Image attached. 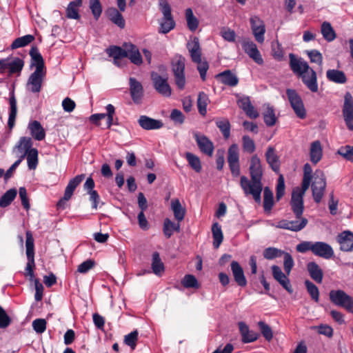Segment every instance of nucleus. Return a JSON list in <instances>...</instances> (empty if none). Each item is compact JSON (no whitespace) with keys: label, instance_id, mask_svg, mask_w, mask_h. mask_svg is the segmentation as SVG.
I'll list each match as a JSON object with an SVG mask.
<instances>
[{"label":"nucleus","instance_id":"f257e3e1","mask_svg":"<svg viewBox=\"0 0 353 353\" xmlns=\"http://www.w3.org/2000/svg\"><path fill=\"white\" fill-rule=\"evenodd\" d=\"M250 181L245 176L241 177L240 185L244 193L251 194L254 201L261 203V194L263 190L262 177L263 174L261 161L256 154L253 155L250 161Z\"/></svg>","mask_w":353,"mask_h":353},{"label":"nucleus","instance_id":"f03ea898","mask_svg":"<svg viewBox=\"0 0 353 353\" xmlns=\"http://www.w3.org/2000/svg\"><path fill=\"white\" fill-rule=\"evenodd\" d=\"M312 174V168L309 163H305L303 167V177L301 184V188L305 190H307L310 185L312 179V191L314 200L316 203H319L321 202L326 188V179L325 174L322 170H316L314 174Z\"/></svg>","mask_w":353,"mask_h":353},{"label":"nucleus","instance_id":"7ed1b4c3","mask_svg":"<svg viewBox=\"0 0 353 353\" xmlns=\"http://www.w3.org/2000/svg\"><path fill=\"white\" fill-rule=\"evenodd\" d=\"M290 67L292 72L301 78L302 82L312 92H316L319 89L316 72L310 67L308 63L301 58L290 53Z\"/></svg>","mask_w":353,"mask_h":353},{"label":"nucleus","instance_id":"20e7f679","mask_svg":"<svg viewBox=\"0 0 353 353\" xmlns=\"http://www.w3.org/2000/svg\"><path fill=\"white\" fill-rule=\"evenodd\" d=\"M159 6L163 17L159 21L158 32L161 34H167L175 28L176 23L168 2L166 0H160Z\"/></svg>","mask_w":353,"mask_h":353},{"label":"nucleus","instance_id":"39448f33","mask_svg":"<svg viewBox=\"0 0 353 353\" xmlns=\"http://www.w3.org/2000/svg\"><path fill=\"white\" fill-rule=\"evenodd\" d=\"M172 71L174 82L179 90H183L185 86V59L181 55H176L172 61Z\"/></svg>","mask_w":353,"mask_h":353},{"label":"nucleus","instance_id":"423d86ee","mask_svg":"<svg viewBox=\"0 0 353 353\" xmlns=\"http://www.w3.org/2000/svg\"><path fill=\"white\" fill-rule=\"evenodd\" d=\"M330 299L335 305L345 308L347 312L353 313V299L343 290H331Z\"/></svg>","mask_w":353,"mask_h":353},{"label":"nucleus","instance_id":"0eeeda50","mask_svg":"<svg viewBox=\"0 0 353 353\" xmlns=\"http://www.w3.org/2000/svg\"><path fill=\"white\" fill-rule=\"evenodd\" d=\"M307 190L303 188H300L297 187L292 191L290 206L296 218L303 215L304 210L303 196Z\"/></svg>","mask_w":353,"mask_h":353},{"label":"nucleus","instance_id":"6e6552de","mask_svg":"<svg viewBox=\"0 0 353 353\" xmlns=\"http://www.w3.org/2000/svg\"><path fill=\"white\" fill-rule=\"evenodd\" d=\"M286 94L296 116L300 119H304L306 116V111L299 94L292 89H288Z\"/></svg>","mask_w":353,"mask_h":353},{"label":"nucleus","instance_id":"1a4fd4ad","mask_svg":"<svg viewBox=\"0 0 353 353\" xmlns=\"http://www.w3.org/2000/svg\"><path fill=\"white\" fill-rule=\"evenodd\" d=\"M307 223L306 218L300 216L299 218L295 217L294 220L282 219L275 225V227L292 232H299L307 225Z\"/></svg>","mask_w":353,"mask_h":353},{"label":"nucleus","instance_id":"9d476101","mask_svg":"<svg viewBox=\"0 0 353 353\" xmlns=\"http://www.w3.org/2000/svg\"><path fill=\"white\" fill-rule=\"evenodd\" d=\"M151 79L156 91L163 97L171 95L172 89L168 82L167 77H163L155 72L151 73Z\"/></svg>","mask_w":353,"mask_h":353},{"label":"nucleus","instance_id":"9b49d317","mask_svg":"<svg viewBox=\"0 0 353 353\" xmlns=\"http://www.w3.org/2000/svg\"><path fill=\"white\" fill-rule=\"evenodd\" d=\"M342 113L347 128L350 130H353V97L349 92L344 96Z\"/></svg>","mask_w":353,"mask_h":353},{"label":"nucleus","instance_id":"f8f14e48","mask_svg":"<svg viewBox=\"0 0 353 353\" xmlns=\"http://www.w3.org/2000/svg\"><path fill=\"white\" fill-rule=\"evenodd\" d=\"M193 135L201 152L209 157L212 156L214 148L213 143L205 135L198 132H194Z\"/></svg>","mask_w":353,"mask_h":353},{"label":"nucleus","instance_id":"ddd939ff","mask_svg":"<svg viewBox=\"0 0 353 353\" xmlns=\"http://www.w3.org/2000/svg\"><path fill=\"white\" fill-rule=\"evenodd\" d=\"M242 48L245 52L256 63L262 65L263 63V59L259 50L257 49L256 45L250 39H243L242 41Z\"/></svg>","mask_w":353,"mask_h":353},{"label":"nucleus","instance_id":"4468645a","mask_svg":"<svg viewBox=\"0 0 353 353\" xmlns=\"http://www.w3.org/2000/svg\"><path fill=\"white\" fill-rule=\"evenodd\" d=\"M252 33L257 42L262 43L265 40V27L264 22L258 17H252L250 19Z\"/></svg>","mask_w":353,"mask_h":353},{"label":"nucleus","instance_id":"2eb2a0df","mask_svg":"<svg viewBox=\"0 0 353 353\" xmlns=\"http://www.w3.org/2000/svg\"><path fill=\"white\" fill-rule=\"evenodd\" d=\"M46 72H32L28 78L26 88L33 93H38L41 91L42 83L46 76Z\"/></svg>","mask_w":353,"mask_h":353},{"label":"nucleus","instance_id":"dca6fc26","mask_svg":"<svg viewBox=\"0 0 353 353\" xmlns=\"http://www.w3.org/2000/svg\"><path fill=\"white\" fill-rule=\"evenodd\" d=\"M312 253L316 256L325 259H331L334 255V250L331 245L322 241L314 243Z\"/></svg>","mask_w":353,"mask_h":353},{"label":"nucleus","instance_id":"f3484780","mask_svg":"<svg viewBox=\"0 0 353 353\" xmlns=\"http://www.w3.org/2000/svg\"><path fill=\"white\" fill-rule=\"evenodd\" d=\"M29 54L31 57L30 66L35 67L34 72L46 73L44 60L39 52L38 48L37 46H32Z\"/></svg>","mask_w":353,"mask_h":353},{"label":"nucleus","instance_id":"a211bd4d","mask_svg":"<svg viewBox=\"0 0 353 353\" xmlns=\"http://www.w3.org/2000/svg\"><path fill=\"white\" fill-rule=\"evenodd\" d=\"M272 275L275 280H276L289 293H292L293 290L290 285V280L287 274H284L280 267L277 265L272 266Z\"/></svg>","mask_w":353,"mask_h":353},{"label":"nucleus","instance_id":"6ab92c4d","mask_svg":"<svg viewBox=\"0 0 353 353\" xmlns=\"http://www.w3.org/2000/svg\"><path fill=\"white\" fill-rule=\"evenodd\" d=\"M138 123L145 130H158L163 126V123L161 120H157L145 115L139 117Z\"/></svg>","mask_w":353,"mask_h":353},{"label":"nucleus","instance_id":"aec40b11","mask_svg":"<svg viewBox=\"0 0 353 353\" xmlns=\"http://www.w3.org/2000/svg\"><path fill=\"white\" fill-rule=\"evenodd\" d=\"M338 242L342 251H352L353 250V233L349 230L342 232L338 235Z\"/></svg>","mask_w":353,"mask_h":353},{"label":"nucleus","instance_id":"412c9836","mask_svg":"<svg viewBox=\"0 0 353 353\" xmlns=\"http://www.w3.org/2000/svg\"><path fill=\"white\" fill-rule=\"evenodd\" d=\"M130 95L135 103H139L143 95V88L141 83L135 78H130Z\"/></svg>","mask_w":353,"mask_h":353},{"label":"nucleus","instance_id":"4be33fe9","mask_svg":"<svg viewBox=\"0 0 353 353\" xmlns=\"http://www.w3.org/2000/svg\"><path fill=\"white\" fill-rule=\"evenodd\" d=\"M187 48L193 62H199L201 59V48L199 38L194 37L191 41L187 43Z\"/></svg>","mask_w":353,"mask_h":353},{"label":"nucleus","instance_id":"5701e85b","mask_svg":"<svg viewBox=\"0 0 353 353\" xmlns=\"http://www.w3.org/2000/svg\"><path fill=\"white\" fill-rule=\"evenodd\" d=\"M237 104L250 118L256 119L259 117V113L252 105L249 97H241L238 99Z\"/></svg>","mask_w":353,"mask_h":353},{"label":"nucleus","instance_id":"b1692460","mask_svg":"<svg viewBox=\"0 0 353 353\" xmlns=\"http://www.w3.org/2000/svg\"><path fill=\"white\" fill-rule=\"evenodd\" d=\"M231 270L235 282L239 286L245 287L247 285V280L242 267L237 261H233L231 263Z\"/></svg>","mask_w":353,"mask_h":353},{"label":"nucleus","instance_id":"393cba45","mask_svg":"<svg viewBox=\"0 0 353 353\" xmlns=\"http://www.w3.org/2000/svg\"><path fill=\"white\" fill-rule=\"evenodd\" d=\"M123 47L127 48L129 58L130 61L137 65H140L143 63L141 54L138 48L131 43H124Z\"/></svg>","mask_w":353,"mask_h":353},{"label":"nucleus","instance_id":"a878e982","mask_svg":"<svg viewBox=\"0 0 353 353\" xmlns=\"http://www.w3.org/2000/svg\"><path fill=\"white\" fill-rule=\"evenodd\" d=\"M265 156L266 161L272 170L276 173H279L280 170V161L274 148L273 147H268Z\"/></svg>","mask_w":353,"mask_h":353},{"label":"nucleus","instance_id":"bb28decb","mask_svg":"<svg viewBox=\"0 0 353 353\" xmlns=\"http://www.w3.org/2000/svg\"><path fill=\"white\" fill-rule=\"evenodd\" d=\"M216 79H219L222 83L231 87L236 86L239 83L238 77L230 70L219 73L216 75Z\"/></svg>","mask_w":353,"mask_h":353},{"label":"nucleus","instance_id":"cd10ccee","mask_svg":"<svg viewBox=\"0 0 353 353\" xmlns=\"http://www.w3.org/2000/svg\"><path fill=\"white\" fill-rule=\"evenodd\" d=\"M307 270L312 280L318 283H322L323 272L316 262H309L307 264Z\"/></svg>","mask_w":353,"mask_h":353},{"label":"nucleus","instance_id":"c85d7f7f","mask_svg":"<svg viewBox=\"0 0 353 353\" xmlns=\"http://www.w3.org/2000/svg\"><path fill=\"white\" fill-rule=\"evenodd\" d=\"M106 15L108 18L115 25L123 29L125 22L121 12L115 8L111 7L107 9Z\"/></svg>","mask_w":353,"mask_h":353},{"label":"nucleus","instance_id":"c756f323","mask_svg":"<svg viewBox=\"0 0 353 353\" xmlns=\"http://www.w3.org/2000/svg\"><path fill=\"white\" fill-rule=\"evenodd\" d=\"M85 176V174H81L70 180L65 190L63 201L69 200L72 197L74 190L82 182Z\"/></svg>","mask_w":353,"mask_h":353},{"label":"nucleus","instance_id":"7c9ffc66","mask_svg":"<svg viewBox=\"0 0 353 353\" xmlns=\"http://www.w3.org/2000/svg\"><path fill=\"white\" fill-rule=\"evenodd\" d=\"M238 325L242 341L244 343L253 342L258 339L259 334L252 330H250L248 326L244 322H239Z\"/></svg>","mask_w":353,"mask_h":353},{"label":"nucleus","instance_id":"2f4dec72","mask_svg":"<svg viewBox=\"0 0 353 353\" xmlns=\"http://www.w3.org/2000/svg\"><path fill=\"white\" fill-rule=\"evenodd\" d=\"M28 128L30 132L32 137L35 140L41 141L45 139V130L39 121H33L30 122Z\"/></svg>","mask_w":353,"mask_h":353},{"label":"nucleus","instance_id":"473e14b6","mask_svg":"<svg viewBox=\"0 0 353 353\" xmlns=\"http://www.w3.org/2000/svg\"><path fill=\"white\" fill-rule=\"evenodd\" d=\"M327 79L335 83L343 84L347 82V77L344 72L335 69H330L326 72Z\"/></svg>","mask_w":353,"mask_h":353},{"label":"nucleus","instance_id":"72a5a7b5","mask_svg":"<svg viewBox=\"0 0 353 353\" xmlns=\"http://www.w3.org/2000/svg\"><path fill=\"white\" fill-rule=\"evenodd\" d=\"M108 54L114 58V63H117V60L127 57L128 55L127 48L116 46H110L106 49Z\"/></svg>","mask_w":353,"mask_h":353},{"label":"nucleus","instance_id":"f704fd0d","mask_svg":"<svg viewBox=\"0 0 353 353\" xmlns=\"http://www.w3.org/2000/svg\"><path fill=\"white\" fill-rule=\"evenodd\" d=\"M323 150L319 141H315L311 143L310 156V161L316 164L322 158Z\"/></svg>","mask_w":353,"mask_h":353},{"label":"nucleus","instance_id":"c9c22d12","mask_svg":"<svg viewBox=\"0 0 353 353\" xmlns=\"http://www.w3.org/2000/svg\"><path fill=\"white\" fill-rule=\"evenodd\" d=\"M82 6V0H74L68 4L66 8V17L68 19H79L80 14L79 8Z\"/></svg>","mask_w":353,"mask_h":353},{"label":"nucleus","instance_id":"e433bc0d","mask_svg":"<svg viewBox=\"0 0 353 353\" xmlns=\"http://www.w3.org/2000/svg\"><path fill=\"white\" fill-rule=\"evenodd\" d=\"M9 103L10 105V111L9 113L8 125L10 128H12L14 125L17 113V100L14 96V90L10 92Z\"/></svg>","mask_w":353,"mask_h":353},{"label":"nucleus","instance_id":"4c0bfd02","mask_svg":"<svg viewBox=\"0 0 353 353\" xmlns=\"http://www.w3.org/2000/svg\"><path fill=\"white\" fill-rule=\"evenodd\" d=\"M171 210L174 213L175 219L178 222H181L183 220L185 215V209L182 207L178 199H174L171 201Z\"/></svg>","mask_w":353,"mask_h":353},{"label":"nucleus","instance_id":"58836bf2","mask_svg":"<svg viewBox=\"0 0 353 353\" xmlns=\"http://www.w3.org/2000/svg\"><path fill=\"white\" fill-rule=\"evenodd\" d=\"M6 59V69L9 74L19 73L23 69L24 62L20 58L16 57L13 60Z\"/></svg>","mask_w":353,"mask_h":353},{"label":"nucleus","instance_id":"ea45409f","mask_svg":"<svg viewBox=\"0 0 353 353\" xmlns=\"http://www.w3.org/2000/svg\"><path fill=\"white\" fill-rule=\"evenodd\" d=\"M265 110L263 113L264 122L266 125L272 127L276 124V117L273 107L269 104L265 105Z\"/></svg>","mask_w":353,"mask_h":353},{"label":"nucleus","instance_id":"a19ab883","mask_svg":"<svg viewBox=\"0 0 353 353\" xmlns=\"http://www.w3.org/2000/svg\"><path fill=\"white\" fill-rule=\"evenodd\" d=\"M163 234L167 238H170L173 232H179L180 231V224L179 222L175 223L172 222L170 219L166 218L163 222Z\"/></svg>","mask_w":353,"mask_h":353},{"label":"nucleus","instance_id":"79ce46f5","mask_svg":"<svg viewBox=\"0 0 353 353\" xmlns=\"http://www.w3.org/2000/svg\"><path fill=\"white\" fill-rule=\"evenodd\" d=\"M212 232L213 236V246L215 249L219 248L221 244L223 235L221 230V227L218 223H214L212 226Z\"/></svg>","mask_w":353,"mask_h":353},{"label":"nucleus","instance_id":"37998d69","mask_svg":"<svg viewBox=\"0 0 353 353\" xmlns=\"http://www.w3.org/2000/svg\"><path fill=\"white\" fill-rule=\"evenodd\" d=\"M321 34L323 38L328 42L334 41L336 37V33L330 23L324 21L321 25Z\"/></svg>","mask_w":353,"mask_h":353},{"label":"nucleus","instance_id":"c03bdc74","mask_svg":"<svg viewBox=\"0 0 353 353\" xmlns=\"http://www.w3.org/2000/svg\"><path fill=\"white\" fill-rule=\"evenodd\" d=\"M274 205L273 192L268 187L263 190V208L265 212H270Z\"/></svg>","mask_w":353,"mask_h":353},{"label":"nucleus","instance_id":"a18cd8bd","mask_svg":"<svg viewBox=\"0 0 353 353\" xmlns=\"http://www.w3.org/2000/svg\"><path fill=\"white\" fill-rule=\"evenodd\" d=\"M216 125L222 132L223 137L227 139L230 136V123L228 119L221 118L216 120Z\"/></svg>","mask_w":353,"mask_h":353},{"label":"nucleus","instance_id":"49530a36","mask_svg":"<svg viewBox=\"0 0 353 353\" xmlns=\"http://www.w3.org/2000/svg\"><path fill=\"white\" fill-rule=\"evenodd\" d=\"M34 40V37L32 34H26L25 36L18 37L14 39L11 44L12 49H17L25 47L32 43Z\"/></svg>","mask_w":353,"mask_h":353},{"label":"nucleus","instance_id":"de8ad7c7","mask_svg":"<svg viewBox=\"0 0 353 353\" xmlns=\"http://www.w3.org/2000/svg\"><path fill=\"white\" fill-rule=\"evenodd\" d=\"M209 101L208 96L205 92H199L197 99V107L199 112L203 116H205L207 113V105Z\"/></svg>","mask_w":353,"mask_h":353},{"label":"nucleus","instance_id":"09e8293b","mask_svg":"<svg viewBox=\"0 0 353 353\" xmlns=\"http://www.w3.org/2000/svg\"><path fill=\"white\" fill-rule=\"evenodd\" d=\"M152 269L157 275H160L164 271V265L157 252H154L152 254Z\"/></svg>","mask_w":353,"mask_h":353},{"label":"nucleus","instance_id":"8fccbe9b","mask_svg":"<svg viewBox=\"0 0 353 353\" xmlns=\"http://www.w3.org/2000/svg\"><path fill=\"white\" fill-rule=\"evenodd\" d=\"M185 19L189 30L192 32L195 31L199 26V21L194 15L193 11L191 8H187L185 10Z\"/></svg>","mask_w":353,"mask_h":353},{"label":"nucleus","instance_id":"3c124183","mask_svg":"<svg viewBox=\"0 0 353 353\" xmlns=\"http://www.w3.org/2000/svg\"><path fill=\"white\" fill-rule=\"evenodd\" d=\"M17 192L15 188L10 189L3 194L0 199V206L6 208L15 199Z\"/></svg>","mask_w":353,"mask_h":353},{"label":"nucleus","instance_id":"603ef678","mask_svg":"<svg viewBox=\"0 0 353 353\" xmlns=\"http://www.w3.org/2000/svg\"><path fill=\"white\" fill-rule=\"evenodd\" d=\"M185 158L190 166L196 172H200L202 169L200 159L195 154L191 152L185 153Z\"/></svg>","mask_w":353,"mask_h":353},{"label":"nucleus","instance_id":"864d4df0","mask_svg":"<svg viewBox=\"0 0 353 353\" xmlns=\"http://www.w3.org/2000/svg\"><path fill=\"white\" fill-rule=\"evenodd\" d=\"M27 155L28 166L30 170H34L38 164V150L36 148L30 149L28 152L25 153Z\"/></svg>","mask_w":353,"mask_h":353},{"label":"nucleus","instance_id":"5fc2aeb1","mask_svg":"<svg viewBox=\"0 0 353 353\" xmlns=\"http://www.w3.org/2000/svg\"><path fill=\"white\" fill-rule=\"evenodd\" d=\"M26 248L27 259H34V239L30 232H26Z\"/></svg>","mask_w":353,"mask_h":353},{"label":"nucleus","instance_id":"6e6d98bb","mask_svg":"<svg viewBox=\"0 0 353 353\" xmlns=\"http://www.w3.org/2000/svg\"><path fill=\"white\" fill-rule=\"evenodd\" d=\"M228 164L239 163V147L236 144H232L228 152Z\"/></svg>","mask_w":353,"mask_h":353},{"label":"nucleus","instance_id":"4d7b16f0","mask_svg":"<svg viewBox=\"0 0 353 353\" xmlns=\"http://www.w3.org/2000/svg\"><path fill=\"white\" fill-rule=\"evenodd\" d=\"M283 252L284 251L278 248L270 247L264 250L263 255L265 259L272 260L275 258L281 256Z\"/></svg>","mask_w":353,"mask_h":353},{"label":"nucleus","instance_id":"13d9d810","mask_svg":"<svg viewBox=\"0 0 353 353\" xmlns=\"http://www.w3.org/2000/svg\"><path fill=\"white\" fill-rule=\"evenodd\" d=\"M89 7L96 20H98L102 13V6L99 0H90Z\"/></svg>","mask_w":353,"mask_h":353},{"label":"nucleus","instance_id":"bf43d9fd","mask_svg":"<svg viewBox=\"0 0 353 353\" xmlns=\"http://www.w3.org/2000/svg\"><path fill=\"white\" fill-rule=\"evenodd\" d=\"M305 285L311 298L315 302H318L319 300V291L318 288L309 280L305 281Z\"/></svg>","mask_w":353,"mask_h":353},{"label":"nucleus","instance_id":"052dcab7","mask_svg":"<svg viewBox=\"0 0 353 353\" xmlns=\"http://www.w3.org/2000/svg\"><path fill=\"white\" fill-rule=\"evenodd\" d=\"M138 336V331L134 330L124 336V343L130 346L132 350H134L137 346Z\"/></svg>","mask_w":353,"mask_h":353},{"label":"nucleus","instance_id":"680f3d73","mask_svg":"<svg viewBox=\"0 0 353 353\" xmlns=\"http://www.w3.org/2000/svg\"><path fill=\"white\" fill-rule=\"evenodd\" d=\"M243 148V150L248 153L252 154L256 150V146L254 141L248 135H244L242 137Z\"/></svg>","mask_w":353,"mask_h":353},{"label":"nucleus","instance_id":"e2e57ef3","mask_svg":"<svg viewBox=\"0 0 353 353\" xmlns=\"http://www.w3.org/2000/svg\"><path fill=\"white\" fill-rule=\"evenodd\" d=\"M181 284L186 288L199 287L197 279L192 274H186L182 279Z\"/></svg>","mask_w":353,"mask_h":353},{"label":"nucleus","instance_id":"0e129e2a","mask_svg":"<svg viewBox=\"0 0 353 353\" xmlns=\"http://www.w3.org/2000/svg\"><path fill=\"white\" fill-rule=\"evenodd\" d=\"M259 327L264 338L270 341L273 338V333L271 327L263 321H259Z\"/></svg>","mask_w":353,"mask_h":353},{"label":"nucleus","instance_id":"69168bd1","mask_svg":"<svg viewBox=\"0 0 353 353\" xmlns=\"http://www.w3.org/2000/svg\"><path fill=\"white\" fill-rule=\"evenodd\" d=\"M337 153L347 161L353 162V146L345 145L341 147Z\"/></svg>","mask_w":353,"mask_h":353},{"label":"nucleus","instance_id":"338daca9","mask_svg":"<svg viewBox=\"0 0 353 353\" xmlns=\"http://www.w3.org/2000/svg\"><path fill=\"white\" fill-rule=\"evenodd\" d=\"M285 180L282 174H280L278 179L276 188V199L279 201L285 194Z\"/></svg>","mask_w":353,"mask_h":353},{"label":"nucleus","instance_id":"774afa93","mask_svg":"<svg viewBox=\"0 0 353 353\" xmlns=\"http://www.w3.org/2000/svg\"><path fill=\"white\" fill-rule=\"evenodd\" d=\"M307 54L312 63H317L319 66L322 65L323 56L319 51L316 50H312L310 51H307Z\"/></svg>","mask_w":353,"mask_h":353}]
</instances>
